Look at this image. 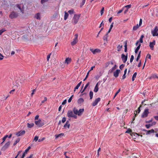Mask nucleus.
<instances>
[{"mask_svg": "<svg viewBox=\"0 0 158 158\" xmlns=\"http://www.w3.org/2000/svg\"><path fill=\"white\" fill-rule=\"evenodd\" d=\"M80 16V14L74 15L72 21V22L73 24L75 25L78 23Z\"/></svg>", "mask_w": 158, "mask_h": 158, "instance_id": "1", "label": "nucleus"}, {"mask_svg": "<svg viewBox=\"0 0 158 158\" xmlns=\"http://www.w3.org/2000/svg\"><path fill=\"white\" fill-rule=\"evenodd\" d=\"M73 111L74 114L76 115H78V116H80L83 114L84 111V109H80L79 110L75 107L73 108Z\"/></svg>", "mask_w": 158, "mask_h": 158, "instance_id": "2", "label": "nucleus"}, {"mask_svg": "<svg viewBox=\"0 0 158 158\" xmlns=\"http://www.w3.org/2000/svg\"><path fill=\"white\" fill-rule=\"evenodd\" d=\"M67 115L69 118L72 117L75 119L77 118V116L76 115L73 113V112L72 110L68 111Z\"/></svg>", "mask_w": 158, "mask_h": 158, "instance_id": "3", "label": "nucleus"}, {"mask_svg": "<svg viewBox=\"0 0 158 158\" xmlns=\"http://www.w3.org/2000/svg\"><path fill=\"white\" fill-rule=\"evenodd\" d=\"M19 14L18 13L12 11L10 14L9 17L11 19H12L17 18Z\"/></svg>", "mask_w": 158, "mask_h": 158, "instance_id": "4", "label": "nucleus"}, {"mask_svg": "<svg viewBox=\"0 0 158 158\" xmlns=\"http://www.w3.org/2000/svg\"><path fill=\"white\" fill-rule=\"evenodd\" d=\"M78 35L77 34L74 35V38L73 41L71 42V44L72 46H73L76 44L78 42Z\"/></svg>", "mask_w": 158, "mask_h": 158, "instance_id": "5", "label": "nucleus"}, {"mask_svg": "<svg viewBox=\"0 0 158 158\" xmlns=\"http://www.w3.org/2000/svg\"><path fill=\"white\" fill-rule=\"evenodd\" d=\"M152 34L153 36L158 35V28L157 26H156L154 30L152 31Z\"/></svg>", "mask_w": 158, "mask_h": 158, "instance_id": "6", "label": "nucleus"}, {"mask_svg": "<svg viewBox=\"0 0 158 158\" xmlns=\"http://www.w3.org/2000/svg\"><path fill=\"white\" fill-rule=\"evenodd\" d=\"M10 141H9L5 144L4 145L2 148L1 150L3 151H5L9 146L10 144Z\"/></svg>", "mask_w": 158, "mask_h": 158, "instance_id": "7", "label": "nucleus"}, {"mask_svg": "<svg viewBox=\"0 0 158 158\" xmlns=\"http://www.w3.org/2000/svg\"><path fill=\"white\" fill-rule=\"evenodd\" d=\"M149 110L148 109H146L141 115V117L143 118L146 117L148 116L149 113Z\"/></svg>", "mask_w": 158, "mask_h": 158, "instance_id": "8", "label": "nucleus"}, {"mask_svg": "<svg viewBox=\"0 0 158 158\" xmlns=\"http://www.w3.org/2000/svg\"><path fill=\"white\" fill-rule=\"evenodd\" d=\"M35 124L39 127H41L44 125V123H43L40 119H39L38 121H35Z\"/></svg>", "mask_w": 158, "mask_h": 158, "instance_id": "9", "label": "nucleus"}, {"mask_svg": "<svg viewBox=\"0 0 158 158\" xmlns=\"http://www.w3.org/2000/svg\"><path fill=\"white\" fill-rule=\"evenodd\" d=\"M156 44V41L154 40L153 42H150L149 43V47L150 49L152 50H153L154 49V46Z\"/></svg>", "mask_w": 158, "mask_h": 158, "instance_id": "10", "label": "nucleus"}, {"mask_svg": "<svg viewBox=\"0 0 158 158\" xmlns=\"http://www.w3.org/2000/svg\"><path fill=\"white\" fill-rule=\"evenodd\" d=\"M90 50L94 54H95L97 53H99L101 52V50L97 48L94 49L93 48H90Z\"/></svg>", "mask_w": 158, "mask_h": 158, "instance_id": "11", "label": "nucleus"}, {"mask_svg": "<svg viewBox=\"0 0 158 158\" xmlns=\"http://www.w3.org/2000/svg\"><path fill=\"white\" fill-rule=\"evenodd\" d=\"M101 100V98H96L95 100L92 103V106H95Z\"/></svg>", "mask_w": 158, "mask_h": 158, "instance_id": "12", "label": "nucleus"}, {"mask_svg": "<svg viewBox=\"0 0 158 158\" xmlns=\"http://www.w3.org/2000/svg\"><path fill=\"white\" fill-rule=\"evenodd\" d=\"M25 133V131L24 130L20 131L16 133V135L17 136H21L23 135Z\"/></svg>", "mask_w": 158, "mask_h": 158, "instance_id": "13", "label": "nucleus"}, {"mask_svg": "<svg viewBox=\"0 0 158 158\" xmlns=\"http://www.w3.org/2000/svg\"><path fill=\"white\" fill-rule=\"evenodd\" d=\"M121 58L123 63H125L127 60V56H125L124 54H122L121 55Z\"/></svg>", "mask_w": 158, "mask_h": 158, "instance_id": "14", "label": "nucleus"}, {"mask_svg": "<svg viewBox=\"0 0 158 158\" xmlns=\"http://www.w3.org/2000/svg\"><path fill=\"white\" fill-rule=\"evenodd\" d=\"M15 7L18 8L20 10L22 13L23 14L24 13L23 8V7L22 8H21V5L20 4H17L16 5Z\"/></svg>", "mask_w": 158, "mask_h": 158, "instance_id": "15", "label": "nucleus"}, {"mask_svg": "<svg viewBox=\"0 0 158 158\" xmlns=\"http://www.w3.org/2000/svg\"><path fill=\"white\" fill-rule=\"evenodd\" d=\"M120 72V70L117 69L115 72L114 73V76L115 77H117L118 76V74Z\"/></svg>", "mask_w": 158, "mask_h": 158, "instance_id": "16", "label": "nucleus"}, {"mask_svg": "<svg viewBox=\"0 0 158 158\" xmlns=\"http://www.w3.org/2000/svg\"><path fill=\"white\" fill-rule=\"evenodd\" d=\"M146 131V134H150L152 133H154L155 132L154 130L153 129H152L150 130L146 131Z\"/></svg>", "mask_w": 158, "mask_h": 158, "instance_id": "17", "label": "nucleus"}, {"mask_svg": "<svg viewBox=\"0 0 158 158\" xmlns=\"http://www.w3.org/2000/svg\"><path fill=\"white\" fill-rule=\"evenodd\" d=\"M70 124L69 123V121H67L66 123L64 125V128L67 127L69 128L70 127Z\"/></svg>", "mask_w": 158, "mask_h": 158, "instance_id": "18", "label": "nucleus"}, {"mask_svg": "<svg viewBox=\"0 0 158 158\" xmlns=\"http://www.w3.org/2000/svg\"><path fill=\"white\" fill-rule=\"evenodd\" d=\"M71 61V58H69V57H68L65 60V62L67 64H69L70 63Z\"/></svg>", "mask_w": 158, "mask_h": 158, "instance_id": "19", "label": "nucleus"}, {"mask_svg": "<svg viewBox=\"0 0 158 158\" xmlns=\"http://www.w3.org/2000/svg\"><path fill=\"white\" fill-rule=\"evenodd\" d=\"M117 66L115 64L114 66L110 69L109 71L110 73H112L116 69Z\"/></svg>", "mask_w": 158, "mask_h": 158, "instance_id": "20", "label": "nucleus"}, {"mask_svg": "<svg viewBox=\"0 0 158 158\" xmlns=\"http://www.w3.org/2000/svg\"><path fill=\"white\" fill-rule=\"evenodd\" d=\"M64 134L63 133L60 134L58 135H56L55 137L56 139H57L59 138H61L62 136H64Z\"/></svg>", "mask_w": 158, "mask_h": 158, "instance_id": "21", "label": "nucleus"}, {"mask_svg": "<svg viewBox=\"0 0 158 158\" xmlns=\"http://www.w3.org/2000/svg\"><path fill=\"white\" fill-rule=\"evenodd\" d=\"M84 100L82 98H80L77 101V103L79 104H81L83 102Z\"/></svg>", "mask_w": 158, "mask_h": 158, "instance_id": "22", "label": "nucleus"}, {"mask_svg": "<svg viewBox=\"0 0 158 158\" xmlns=\"http://www.w3.org/2000/svg\"><path fill=\"white\" fill-rule=\"evenodd\" d=\"M124 43L125 44L124 47H125V49H124V51L125 52H127V41H125L124 42Z\"/></svg>", "mask_w": 158, "mask_h": 158, "instance_id": "23", "label": "nucleus"}, {"mask_svg": "<svg viewBox=\"0 0 158 158\" xmlns=\"http://www.w3.org/2000/svg\"><path fill=\"white\" fill-rule=\"evenodd\" d=\"M35 18L37 19H40V14L39 13H37L35 16Z\"/></svg>", "mask_w": 158, "mask_h": 158, "instance_id": "24", "label": "nucleus"}, {"mask_svg": "<svg viewBox=\"0 0 158 158\" xmlns=\"http://www.w3.org/2000/svg\"><path fill=\"white\" fill-rule=\"evenodd\" d=\"M126 133L130 134L131 135H132V134H133L132 133V131L130 129H128L126 131Z\"/></svg>", "mask_w": 158, "mask_h": 158, "instance_id": "25", "label": "nucleus"}, {"mask_svg": "<svg viewBox=\"0 0 158 158\" xmlns=\"http://www.w3.org/2000/svg\"><path fill=\"white\" fill-rule=\"evenodd\" d=\"M140 46L141 44H139L135 50V53H137L138 52V50H139L140 48Z\"/></svg>", "mask_w": 158, "mask_h": 158, "instance_id": "26", "label": "nucleus"}, {"mask_svg": "<svg viewBox=\"0 0 158 158\" xmlns=\"http://www.w3.org/2000/svg\"><path fill=\"white\" fill-rule=\"evenodd\" d=\"M68 16H69V14H68V13L66 12H64V20H66L68 17Z\"/></svg>", "mask_w": 158, "mask_h": 158, "instance_id": "27", "label": "nucleus"}, {"mask_svg": "<svg viewBox=\"0 0 158 158\" xmlns=\"http://www.w3.org/2000/svg\"><path fill=\"white\" fill-rule=\"evenodd\" d=\"M137 75V73L136 72L135 73L133 74L132 77V81H134L135 78H136Z\"/></svg>", "mask_w": 158, "mask_h": 158, "instance_id": "28", "label": "nucleus"}, {"mask_svg": "<svg viewBox=\"0 0 158 158\" xmlns=\"http://www.w3.org/2000/svg\"><path fill=\"white\" fill-rule=\"evenodd\" d=\"M89 96H90V99H92L93 98V93L92 91H90L89 94Z\"/></svg>", "mask_w": 158, "mask_h": 158, "instance_id": "29", "label": "nucleus"}, {"mask_svg": "<svg viewBox=\"0 0 158 158\" xmlns=\"http://www.w3.org/2000/svg\"><path fill=\"white\" fill-rule=\"evenodd\" d=\"M144 36L143 35H141L139 40V42L142 43L143 42V38L144 37Z\"/></svg>", "mask_w": 158, "mask_h": 158, "instance_id": "30", "label": "nucleus"}, {"mask_svg": "<svg viewBox=\"0 0 158 158\" xmlns=\"http://www.w3.org/2000/svg\"><path fill=\"white\" fill-rule=\"evenodd\" d=\"M34 126V124L33 123H31V124H30L29 123H27V127L28 128H31Z\"/></svg>", "mask_w": 158, "mask_h": 158, "instance_id": "31", "label": "nucleus"}, {"mask_svg": "<svg viewBox=\"0 0 158 158\" xmlns=\"http://www.w3.org/2000/svg\"><path fill=\"white\" fill-rule=\"evenodd\" d=\"M6 31L5 28H3L0 30V35H1L3 33Z\"/></svg>", "mask_w": 158, "mask_h": 158, "instance_id": "32", "label": "nucleus"}, {"mask_svg": "<svg viewBox=\"0 0 158 158\" xmlns=\"http://www.w3.org/2000/svg\"><path fill=\"white\" fill-rule=\"evenodd\" d=\"M68 13H69L70 15L73 14L74 13V10L73 9H72L70 10H69L68 11Z\"/></svg>", "mask_w": 158, "mask_h": 158, "instance_id": "33", "label": "nucleus"}, {"mask_svg": "<svg viewBox=\"0 0 158 158\" xmlns=\"http://www.w3.org/2000/svg\"><path fill=\"white\" fill-rule=\"evenodd\" d=\"M108 35L106 34L103 37V40H106V41H108L107 40Z\"/></svg>", "mask_w": 158, "mask_h": 158, "instance_id": "34", "label": "nucleus"}, {"mask_svg": "<svg viewBox=\"0 0 158 158\" xmlns=\"http://www.w3.org/2000/svg\"><path fill=\"white\" fill-rule=\"evenodd\" d=\"M139 27V25H138V24H137L136 26L133 27V30L134 31L137 30Z\"/></svg>", "mask_w": 158, "mask_h": 158, "instance_id": "35", "label": "nucleus"}, {"mask_svg": "<svg viewBox=\"0 0 158 158\" xmlns=\"http://www.w3.org/2000/svg\"><path fill=\"white\" fill-rule=\"evenodd\" d=\"M19 141H20V139L19 138H18L15 141V142L14 143L13 146H15V145L17 143H18L19 142Z\"/></svg>", "mask_w": 158, "mask_h": 158, "instance_id": "36", "label": "nucleus"}, {"mask_svg": "<svg viewBox=\"0 0 158 158\" xmlns=\"http://www.w3.org/2000/svg\"><path fill=\"white\" fill-rule=\"evenodd\" d=\"M48 0H41V3L43 5H44L45 3L48 1Z\"/></svg>", "mask_w": 158, "mask_h": 158, "instance_id": "37", "label": "nucleus"}, {"mask_svg": "<svg viewBox=\"0 0 158 158\" xmlns=\"http://www.w3.org/2000/svg\"><path fill=\"white\" fill-rule=\"evenodd\" d=\"M98 89H99V88H98V87H97V86H95L94 87V92L96 93L98 91Z\"/></svg>", "mask_w": 158, "mask_h": 158, "instance_id": "38", "label": "nucleus"}, {"mask_svg": "<svg viewBox=\"0 0 158 158\" xmlns=\"http://www.w3.org/2000/svg\"><path fill=\"white\" fill-rule=\"evenodd\" d=\"M123 47V46L122 45H119L118 46H117V49H118V51H120L121 49Z\"/></svg>", "mask_w": 158, "mask_h": 158, "instance_id": "39", "label": "nucleus"}, {"mask_svg": "<svg viewBox=\"0 0 158 158\" xmlns=\"http://www.w3.org/2000/svg\"><path fill=\"white\" fill-rule=\"evenodd\" d=\"M141 52V51L139 52V53L138 55V56H137V57L136 59V61H138V60H139V59L140 58V57Z\"/></svg>", "mask_w": 158, "mask_h": 158, "instance_id": "40", "label": "nucleus"}, {"mask_svg": "<svg viewBox=\"0 0 158 158\" xmlns=\"http://www.w3.org/2000/svg\"><path fill=\"white\" fill-rule=\"evenodd\" d=\"M31 148V147L30 146L28 147L25 150V152H24L26 154L27 153V152L29 151L30 149Z\"/></svg>", "mask_w": 158, "mask_h": 158, "instance_id": "41", "label": "nucleus"}, {"mask_svg": "<svg viewBox=\"0 0 158 158\" xmlns=\"http://www.w3.org/2000/svg\"><path fill=\"white\" fill-rule=\"evenodd\" d=\"M86 0H82V2L80 4V6L81 7L85 3Z\"/></svg>", "mask_w": 158, "mask_h": 158, "instance_id": "42", "label": "nucleus"}, {"mask_svg": "<svg viewBox=\"0 0 158 158\" xmlns=\"http://www.w3.org/2000/svg\"><path fill=\"white\" fill-rule=\"evenodd\" d=\"M152 126V124H146L145 125V127L147 128L148 129L150 127Z\"/></svg>", "mask_w": 158, "mask_h": 158, "instance_id": "43", "label": "nucleus"}, {"mask_svg": "<svg viewBox=\"0 0 158 158\" xmlns=\"http://www.w3.org/2000/svg\"><path fill=\"white\" fill-rule=\"evenodd\" d=\"M68 154V152H65L64 153V155L65 156V158H70V157L67 155V154Z\"/></svg>", "mask_w": 158, "mask_h": 158, "instance_id": "44", "label": "nucleus"}, {"mask_svg": "<svg viewBox=\"0 0 158 158\" xmlns=\"http://www.w3.org/2000/svg\"><path fill=\"white\" fill-rule=\"evenodd\" d=\"M104 7H103L102 8L101 10V12H100L101 15H102L103 14V13H104Z\"/></svg>", "mask_w": 158, "mask_h": 158, "instance_id": "45", "label": "nucleus"}, {"mask_svg": "<svg viewBox=\"0 0 158 158\" xmlns=\"http://www.w3.org/2000/svg\"><path fill=\"white\" fill-rule=\"evenodd\" d=\"M134 56L133 55H132L131 56V58L130 60V62L131 63L134 60Z\"/></svg>", "mask_w": 158, "mask_h": 158, "instance_id": "46", "label": "nucleus"}, {"mask_svg": "<svg viewBox=\"0 0 158 158\" xmlns=\"http://www.w3.org/2000/svg\"><path fill=\"white\" fill-rule=\"evenodd\" d=\"M7 137H8V135H6L2 138V140L3 141V142H4V141L6 139V138H7Z\"/></svg>", "mask_w": 158, "mask_h": 158, "instance_id": "47", "label": "nucleus"}, {"mask_svg": "<svg viewBox=\"0 0 158 158\" xmlns=\"http://www.w3.org/2000/svg\"><path fill=\"white\" fill-rule=\"evenodd\" d=\"M39 140V137L37 136H35L34 138V140L35 141H37Z\"/></svg>", "mask_w": 158, "mask_h": 158, "instance_id": "48", "label": "nucleus"}, {"mask_svg": "<svg viewBox=\"0 0 158 158\" xmlns=\"http://www.w3.org/2000/svg\"><path fill=\"white\" fill-rule=\"evenodd\" d=\"M120 89H119L118 90V91L116 92V93L115 94L114 97V98L117 95V94L120 92Z\"/></svg>", "mask_w": 158, "mask_h": 158, "instance_id": "49", "label": "nucleus"}, {"mask_svg": "<svg viewBox=\"0 0 158 158\" xmlns=\"http://www.w3.org/2000/svg\"><path fill=\"white\" fill-rule=\"evenodd\" d=\"M4 57V56L1 53H0V60H3Z\"/></svg>", "mask_w": 158, "mask_h": 158, "instance_id": "50", "label": "nucleus"}, {"mask_svg": "<svg viewBox=\"0 0 158 158\" xmlns=\"http://www.w3.org/2000/svg\"><path fill=\"white\" fill-rule=\"evenodd\" d=\"M89 85V82H88L85 85V87L84 88V90H85L87 88V87Z\"/></svg>", "mask_w": 158, "mask_h": 158, "instance_id": "51", "label": "nucleus"}, {"mask_svg": "<svg viewBox=\"0 0 158 158\" xmlns=\"http://www.w3.org/2000/svg\"><path fill=\"white\" fill-rule=\"evenodd\" d=\"M89 73V71H88V72L87 73V75L86 76L85 78L83 80L84 81H85L87 79V78H88V77Z\"/></svg>", "mask_w": 158, "mask_h": 158, "instance_id": "52", "label": "nucleus"}, {"mask_svg": "<svg viewBox=\"0 0 158 158\" xmlns=\"http://www.w3.org/2000/svg\"><path fill=\"white\" fill-rule=\"evenodd\" d=\"M22 152V151H19L18 153V154L17 155V156L15 157V158H17L18 157V156H19V155Z\"/></svg>", "mask_w": 158, "mask_h": 158, "instance_id": "53", "label": "nucleus"}, {"mask_svg": "<svg viewBox=\"0 0 158 158\" xmlns=\"http://www.w3.org/2000/svg\"><path fill=\"white\" fill-rule=\"evenodd\" d=\"M131 6V4L128 5H126L125 6V7H126L127 8V9L130 8Z\"/></svg>", "mask_w": 158, "mask_h": 158, "instance_id": "54", "label": "nucleus"}, {"mask_svg": "<svg viewBox=\"0 0 158 158\" xmlns=\"http://www.w3.org/2000/svg\"><path fill=\"white\" fill-rule=\"evenodd\" d=\"M45 139V138H40L38 140V142H40L42 141Z\"/></svg>", "mask_w": 158, "mask_h": 158, "instance_id": "55", "label": "nucleus"}, {"mask_svg": "<svg viewBox=\"0 0 158 158\" xmlns=\"http://www.w3.org/2000/svg\"><path fill=\"white\" fill-rule=\"evenodd\" d=\"M124 65L123 64H122L121 65H120L119 66V68L121 69L122 70L123 68L124 67Z\"/></svg>", "mask_w": 158, "mask_h": 158, "instance_id": "56", "label": "nucleus"}, {"mask_svg": "<svg viewBox=\"0 0 158 158\" xmlns=\"http://www.w3.org/2000/svg\"><path fill=\"white\" fill-rule=\"evenodd\" d=\"M66 120V118L65 117H63L62 120V122L63 123H64L65 121Z\"/></svg>", "mask_w": 158, "mask_h": 158, "instance_id": "57", "label": "nucleus"}, {"mask_svg": "<svg viewBox=\"0 0 158 158\" xmlns=\"http://www.w3.org/2000/svg\"><path fill=\"white\" fill-rule=\"evenodd\" d=\"M36 91V89H35L32 90V92L31 94V96L32 97L34 94V92Z\"/></svg>", "mask_w": 158, "mask_h": 158, "instance_id": "58", "label": "nucleus"}, {"mask_svg": "<svg viewBox=\"0 0 158 158\" xmlns=\"http://www.w3.org/2000/svg\"><path fill=\"white\" fill-rule=\"evenodd\" d=\"M142 19H140V20H139V26H140L142 25Z\"/></svg>", "mask_w": 158, "mask_h": 158, "instance_id": "59", "label": "nucleus"}, {"mask_svg": "<svg viewBox=\"0 0 158 158\" xmlns=\"http://www.w3.org/2000/svg\"><path fill=\"white\" fill-rule=\"evenodd\" d=\"M66 102H67V100H66L65 99L64 100L63 102H62V105H65L66 103Z\"/></svg>", "mask_w": 158, "mask_h": 158, "instance_id": "60", "label": "nucleus"}, {"mask_svg": "<svg viewBox=\"0 0 158 158\" xmlns=\"http://www.w3.org/2000/svg\"><path fill=\"white\" fill-rule=\"evenodd\" d=\"M47 100V98L46 97H45L44 98V100L41 102L42 103H44L45 101H46Z\"/></svg>", "mask_w": 158, "mask_h": 158, "instance_id": "61", "label": "nucleus"}, {"mask_svg": "<svg viewBox=\"0 0 158 158\" xmlns=\"http://www.w3.org/2000/svg\"><path fill=\"white\" fill-rule=\"evenodd\" d=\"M123 11V10H120L117 13V16H118V14L120 13H121Z\"/></svg>", "mask_w": 158, "mask_h": 158, "instance_id": "62", "label": "nucleus"}, {"mask_svg": "<svg viewBox=\"0 0 158 158\" xmlns=\"http://www.w3.org/2000/svg\"><path fill=\"white\" fill-rule=\"evenodd\" d=\"M33 156V154H31L29 156L27 157L26 158H32Z\"/></svg>", "mask_w": 158, "mask_h": 158, "instance_id": "63", "label": "nucleus"}, {"mask_svg": "<svg viewBox=\"0 0 158 158\" xmlns=\"http://www.w3.org/2000/svg\"><path fill=\"white\" fill-rule=\"evenodd\" d=\"M154 118L156 120L158 121V116H155Z\"/></svg>", "mask_w": 158, "mask_h": 158, "instance_id": "64", "label": "nucleus"}]
</instances>
